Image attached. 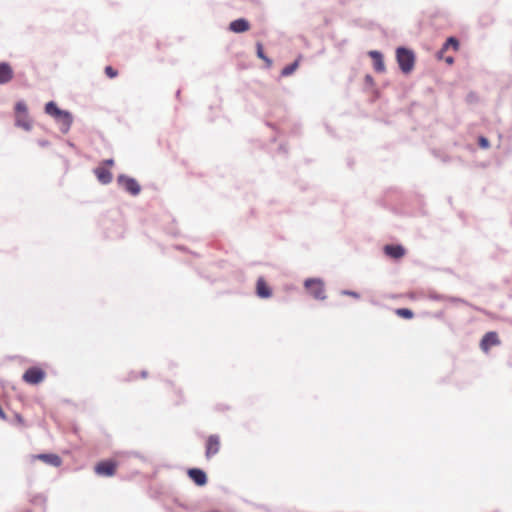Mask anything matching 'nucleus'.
Masks as SVG:
<instances>
[{
  "instance_id": "nucleus-5",
  "label": "nucleus",
  "mask_w": 512,
  "mask_h": 512,
  "mask_svg": "<svg viewBox=\"0 0 512 512\" xmlns=\"http://www.w3.org/2000/svg\"><path fill=\"white\" fill-rule=\"evenodd\" d=\"M45 377L46 372L38 366L29 367L22 375L23 381L30 385L40 384L44 381Z\"/></svg>"
},
{
  "instance_id": "nucleus-22",
  "label": "nucleus",
  "mask_w": 512,
  "mask_h": 512,
  "mask_svg": "<svg viewBox=\"0 0 512 512\" xmlns=\"http://www.w3.org/2000/svg\"><path fill=\"white\" fill-rule=\"evenodd\" d=\"M14 111L16 114H22L24 116H28V107L24 100H19L16 102Z\"/></svg>"
},
{
  "instance_id": "nucleus-38",
  "label": "nucleus",
  "mask_w": 512,
  "mask_h": 512,
  "mask_svg": "<svg viewBox=\"0 0 512 512\" xmlns=\"http://www.w3.org/2000/svg\"><path fill=\"white\" fill-rule=\"evenodd\" d=\"M378 96H379V92H378V91H376V92H375V97H378Z\"/></svg>"
},
{
  "instance_id": "nucleus-29",
  "label": "nucleus",
  "mask_w": 512,
  "mask_h": 512,
  "mask_svg": "<svg viewBox=\"0 0 512 512\" xmlns=\"http://www.w3.org/2000/svg\"><path fill=\"white\" fill-rule=\"evenodd\" d=\"M37 144L42 147V148H46L48 146H50V141L46 140V139H39L37 141Z\"/></svg>"
},
{
  "instance_id": "nucleus-17",
  "label": "nucleus",
  "mask_w": 512,
  "mask_h": 512,
  "mask_svg": "<svg viewBox=\"0 0 512 512\" xmlns=\"http://www.w3.org/2000/svg\"><path fill=\"white\" fill-rule=\"evenodd\" d=\"M94 173L97 177V180L103 184L107 185L112 182L113 175L111 171L105 166H98L94 169Z\"/></svg>"
},
{
  "instance_id": "nucleus-10",
  "label": "nucleus",
  "mask_w": 512,
  "mask_h": 512,
  "mask_svg": "<svg viewBox=\"0 0 512 512\" xmlns=\"http://www.w3.org/2000/svg\"><path fill=\"white\" fill-rule=\"evenodd\" d=\"M220 450V437L217 434H212L208 436L206 440V450L205 456L207 459H210L214 455H216Z\"/></svg>"
},
{
  "instance_id": "nucleus-2",
  "label": "nucleus",
  "mask_w": 512,
  "mask_h": 512,
  "mask_svg": "<svg viewBox=\"0 0 512 512\" xmlns=\"http://www.w3.org/2000/svg\"><path fill=\"white\" fill-rule=\"evenodd\" d=\"M396 61L400 71L403 74L412 72L415 66L416 55L414 51L406 46H399L396 48Z\"/></svg>"
},
{
  "instance_id": "nucleus-4",
  "label": "nucleus",
  "mask_w": 512,
  "mask_h": 512,
  "mask_svg": "<svg viewBox=\"0 0 512 512\" xmlns=\"http://www.w3.org/2000/svg\"><path fill=\"white\" fill-rule=\"evenodd\" d=\"M304 287L309 290L310 294L317 300L326 299L324 282L320 278H307L304 281Z\"/></svg>"
},
{
  "instance_id": "nucleus-1",
  "label": "nucleus",
  "mask_w": 512,
  "mask_h": 512,
  "mask_svg": "<svg viewBox=\"0 0 512 512\" xmlns=\"http://www.w3.org/2000/svg\"><path fill=\"white\" fill-rule=\"evenodd\" d=\"M44 111L47 115L54 118L59 124L60 131L63 134L69 132L73 123V115L70 111L59 108L55 101H49L45 104Z\"/></svg>"
},
{
  "instance_id": "nucleus-34",
  "label": "nucleus",
  "mask_w": 512,
  "mask_h": 512,
  "mask_svg": "<svg viewBox=\"0 0 512 512\" xmlns=\"http://www.w3.org/2000/svg\"><path fill=\"white\" fill-rule=\"evenodd\" d=\"M278 150L284 154L287 153V147L284 144L279 145Z\"/></svg>"
},
{
  "instance_id": "nucleus-27",
  "label": "nucleus",
  "mask_w": 512,
  "mask_h": 512,
  "mask_svg": "<svg viewBox=\"0 0 512 512\" xmlns=\"http://www.w3.org/2000/svg\"><path fill=\"white\" fill-rule=\"evenodd\" d=\"M364 84L365 86L372 87L374 85V78L370 74H366L364 77Z\"/></svg>"
},
{
  "instance_id": "nucleus-20",
  "label": "nucleus",
  "mask_w": 512,
  "mask_h": 512,
  "mask_svg": "<svg viewBox=\"0 0 512 512\" xmlns=\"http://www.w3.org/2000/svg\"><path fill=\"white\" fill-rule=\"evenodd\" d=\"M15 126L23 128L25 131H30L32 129L31 121L28 116L19 117L17 116L15 119Z\"/></svg>"
},
{
  "instance_id": "nucleus-8",
  "label": "nucleus",
  "mask_w": 512,
  "mask_h": 512,
  "mask_svg": "<svg viewBox=\"0 0 512 512\" xmlns=\"http://www.w3.org/2000/svg\"><path fill=\"white\" fill-rule=\"evenodd\" d=\"M498 333L496 331H488L480 340V348L487 353L492 347L500 345Z\"/></svg>"
},
{
  "instance_id": "nucleus-36",
  "label": "nucleus",
  "mask_w": 512,
  "mask_h": 512,
  "mask_svg": "<svg viewBox=\"0 0 512 512\" xmlns=\"http://www.w3.org/2000/svg\"><path fill=\"white\" fill-rule=\"evenodd\" d=\"M217 409H218V410H224V409H226V407H225V406H223V405H217Z\"/></svg>"
},
{
  "instance_id": "nucleus-13",
  "label": "nucleus",
  "mask_w": 512,
  "mask_h": 512,
  "mask_svg": "<svg viewBox=\"0 0 512 512\" xmlns=\"http://www.w3.org/2000/svg\"><path fill=\"white\" fill-rule=\"evenodd\" d=\"M368 56L373 61V68L377 73L385 71V63L383 53L379 50H370Z\"/></svg>"
},
{
  "instance_id": "nucleus-14",
  "label": "nucleus",
  "mask_w": 512,
  "mask_h": 512,
  "mask_svg": "<svg viewBox=\"0 0 512 512\" xmlns=\"http://www.w3.org/2000/svg\"><path fill=\"white\" fill-rule=\"evenodd\" d=\"M460 47V41L455 36H449L446 38L444 43L442 44V47L437 51L436 57L438 59H443L444 53L449 50V48L454 49L457 51Z\"/></svg>"
},
{
  "instance_id": "nucleus-35",
  "label": "nucleus",
  "mask_w": 512,
  "mask_h": 512,
  "mask_svg": "<svg viewBox=\"0 0 512 512\" xmlns=\"http://www.w3.org/2000/svg\"><path fill=\"white\" fill-rule=\"evenodd\" d=\"M147 375H148V372H147L146 370H142V371H141V373H140V376H141L142 378H146V377H147Z\"/></svg>"
},
{
  "instance_id": "nucleus-37",
  "label": "nucleus",
  "mask_w": 512,
  "mask_h": 512,
  "mask_svg": "<svg viewBox=\"0 0 512 512\" xmlns=\"http://www.w3.org/2000/svg\"><path fill=\"white\" fill-rule=\"evenodd\" d=\"M180 94H181V90H180V89H178V90L176 91V98H179V97H180Z\"/></svg>"
},
{
  "instance_id": "nucleus-24",
  "label": "nucleus",
  "mask_w": 512,
  "mask_h": 512,
  "mask_svg": "<svg viewBox=\"0 0 512 512\" xmlns=\"http://www.w3.org/2000/svg\"><path fill=\"white\" fill-rule=\"evenodd\" d=\"M428 298L433 300V301H444V300H446V296L445 295L439 294V293H437L435 291L429 292Z\"/></svg>"
},
{
  "instance_id": "nucleus-26",
  "label": "nucleus",
  "mask_w": 512,
  "mask_h": 512,
  "mask_svg": "<svg viewBox=\"0 0 512 512\" xmlns=\"http://www.w3.org/2000/svg\"><path fill=\"white\" fill-rule=\"evenodd\" d=\"M341 295H344V296H350V297H353L355 299H359L360 298V294L354 290H342L341 291Z\"/></svg>"
},
{
  "instance_id": "nucleus-3",
  "label": "nucleus",
  "mask_w": 512,
  "mask_h": 512,
  "mask_svg": "<svg viewBox=\"0 0 512 512\" xmlns=\"http://www.w3.org/2000/svg\"><path fill=\"white\" fill-rule=\"evenodd\" d=\"M116 181L117 184L131 196H138L141 192V185L134 177L126 174H119Z\"/></svg>"
},
{
  "instance_id": "nucleus-30",
  "label": "nucleus",
  "mask_w": 512,
  "mask_h": 512,
  "mask_svg": "<svg viewBox=\"0 0 512 512\" xmlns=\"http://www.w3.org/2000/svg\"><path fill=\"white\" fill-rule=\"evenodd\" d=\"M446 300H449V301L454 302V303H460V302L464 303V300L462 298H459V297H453V296L447 297L446 296Z\"/></svg>"
},
{
  "instance_id": "nucleus-19",
  "label": "nucleus",
  "mask_w": 512,
  "mask_h": 512,
  "mask_svg": "<svg viewBox=\"0 0 512 512\" xmlns=\"http://www.w3.org/2000/svg\"><path fill=\"white\" fill-rule=\"evenodd\" d=\"M256 54H257L258 58H260L261 60H263L266 63L267 67H271L272 66L273 61H272V59L270 57H268L265 54L263 45L260 42L256 43Z\"/></svg>"
},
{
  "instance_id": "nucleus-32",
  "label": "nucleus",
  "mask_w": 512,
  "mask_h": 512,
  "mask_svg": "<svg viewBox=\"0 0 512 512\" xmlns=\"http://www.w3.org/2000/svg\"><path fill=\"white\" fill-rule=\"evenodd\" d=\"M445 62L448 64V65H451L454 63V57L453 56H447L444 58Z\"/></svg>"
},
{
  "instance_id": "nucleus-31",
  "label": "nucleus",
  "mask_w": 512,
  "mask_h": 512,
  "mask_svg": "<svg viewBox=\"0 0 512 512\" xmlns=\"http://www.w3.org/2000/svg\"><path fill=\"white\" fill-rule=\"evenodd\" d=\"M103 164H104L105 166H113V165H114V159H113V158L105 159V160L103 161Z\"/></svg>"
},
{
  "instance_id": "nucleus-15",
  "label": "nucleus",
  "mask_w": 512,
  "mask_h": 512,
  "mask_svg": "<svg viewBox=\"0 0 512 512\" xmlns=\"http://www.w3.org/2000/svg\"><path fill=\"white\" fill-rule=\"evenodd\" d=\"M14 77V71L9 62H0V85L7 84Z\"/></svg>"
},
{
  "instance_id": "nucleus-16",
  "label": "nucleus",
  "mask_w": 512,
  "mask_h": 512,
  "mask_svg": "<svg viewBox=\"0 0 512 512\" xmlns=\"http://www.w3.org/2000/svg\"><path fill=\"white\" fill-rule=\"evenodd\" d=\"M250 29V23L246 18H237L230 22L229 30L233 33H244Z\"/></svg>"
},
{
  "instance_id": "nucleus-12",
  "label": "nucleus",
  "mask_w": 512,
  "mask_h": 512,
  "mask_svg": "<svg viewBox=\"0 0 512 512\" xmlns=\"http://www.w3.org/2000/svg\"><path fill=\"white\" fill-rule=\"evenodd\" d=\"M273 294L272 288L263 277H259L256 282V295L260 299H269Z\"/></svg>"
},
{
  "instance_id": "nucleus-21",
  "label": "nucleus",
  "mask_w": 512,
  "mask_h": 512,
  "mask_svg": "<svg viewBox=\"0 0 512 512\" xmlns=\"http://www.w3.org/2000/svg\"><path fill=\"white\" fill-rule=\"evenodd\" d=\"M395 314L403 319L410 320L414 317V312L410 308L402 307L395 309Z\"/></svg>"
},
{
  "instance_id": "nucleus-7",
  "label": "nucleus",
  "mask_w": 512,
  "mask_h": 512,
  "mask_svg": "<svg viewBox=\"0 0 512 512\" xmlns=\"http://www.w3.org/2000/svg\"><path fill=\"white\" fill-rule=\"evenodd\" d=\"M187 476L198 487H204L208 483L207 473L202 468H188Z\"/></svg>"
},
{
  "instance_id": "nucleus-23",
  "label": "nucleus",
  "mask_w": 512,
  "mask_h": 512,
  "mask_svg": "<svg viewBox=\"0 0 512 512\" xmlns=\"http://www.w3.org/2000/svg\"><path fill=\"white\" fill-rule=\"evenodd\" d=\"M477 144L481 149H488L490 147L489 139L483 135L478 137Z\"/></svg>"
},
{
  "instance_id": "nucleus-6",
  "label": "nucleus",
  "mask_w": 512,
  "mask_h": 512,
  "mask_svg": "<svg viewBox=\"0 0 512 512\" xmlns=\"http://www.w3.org/2000/svg\"><path fill=\"white\" fill-rule=\"evenodd\" d=\"M118 463L113 459H104L94 466V472L98 476L112 477L115 475Z\"/></svg>"
},
{
  "instance_id": "nucleus-11",
  "label": "nucleus",
  "mask_w": 512,
  "mask_h": 512,
  "mask_svg": "<svg viewBox=\"0 0 512 512\" xmlns=\"http://www.w3.org/2000/svg\"><path fill=\"white\" fill-rule=\"evenodd\" d=\"M32 458L34 460H41L53 467H59L62 464V458L55 453H40L37 455H32Z\"/></svg>"
},
{
  "instance_id": "nucleus-18",
  "label": "nucleus",
  "mask_w": 512,
  "mask_h": 512,
  "mask_svg": "<svg viewBox=\"0 0 512 512\" xmlns=\"http://www.w3.org/2000/svg\"><path fill=\"white\" fill-rule=\"evenodd\" d=\"M301 59H302V55L300 54L293 62H291V63L287 64L285 67H283L280 72V76L281 77L291 76L298 69Z\"/></svg>"
},
{
  "instance_id": "nucleus-9",
  "label": "nucleus",
  "mask_w": 512,
  "mask_h": 512,
  "mask_svg": "<svg viewBox=\"0 0 512 512\" xmlns=\"http://www.w3.org/2000/svg\"><path fill=\"white\" fill-rule=\"evenodd\" d=\"M384 254L394 260H399L406 254V249L402 244H386L383 246Z\"/></svg>"
},
{
  "instance_id": "nucleus-33",
  "label": "nucleus",
  "mask_w": 512,
  "mask_h": 512,
  "mask_svg": "<svg viewBox=\"0 0 512 512\" xmlns=\"http://www.w3.org/2000/svg\"><path fill=\"white\" fill-rule=\"evenodd\" d=\"M131 455L134 456V457H137V458H139V459H141L143 461L146 460L145 457L142 456L139 452L134 451V452L131 453Z\"/></svg>"
},
{
  "instance_id": "nucleus-28",
  "label": "nucleus",
  "mask_w": 512,
  "mask_h": 512,
  "mask_svg": "<svg viewBox=\"0 0 512 512\" xmlns=\"http://www.w3.org/2000/svg\"><path fill=\"white\" fill-rule=\"evenodd\" d=\"M14 422L19 425L24 424V418L22 417V415L20 413H17V412L14 413Z\"/></svg>"
},
{
  "instance_id": "nucleus-25",
  "label": "nucleus",
  "mask_w": 512,
  "mask_h": 512,
  "mask_svg": "<svg viewBox=\"0 0 512 512\" xmlns=\"http://www.w3.org/2000/svg\"><path fill=\"white\" fill-rule=\"evenodd\" d=\"M104 71L108 78H114L118 75V71L112 66H106Z\"/></svg>"
}]
</instances>
